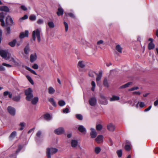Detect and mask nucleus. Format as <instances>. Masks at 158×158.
Listing matches in <instances>:
<instances>
[{
	"label": "nucleus",
	"instance_id": "412c9836",
	"mask_svg": "<svg viewBox=\"0 0 158 158\" xmlns=\"http://www.w3.org/2000/svg\"><path fill=\"white\" fill-rule=\"evenodd\" d=\"M44 118L47 121H49L52 118V116L50 115L48 113L44 115Z\"/></svg>",
	"mask_w": 158,
	"mask_h": 158
},
{
	"label": "nucleus",
	"instance_id": "c03bdc74",
	"mask_svg": "<svg viewBox=\"0 0 158 158\" xmlns=\"http://www.w3.org/2000/svg\"><path fill=\"white\" fill-rule=\"evenodd\" d=\"M65 15L67 16L68 15H69L70 17L74 18L75 17L74 14L72 13H67L66 12L65 13Z\"/></svg>",
	"mask_w": 158,
	"mask_h": 158
},
{
	"label": "nucleus",
	"instance_id": "37998d69",
	"mask_svg": "<svg viewBox=\"0 0 158 158\" xmlns=\"http://www.w3.org/2000/svg\"><path fill=\"white\" fill-rule=\"evenodd\" d=\"M36 16L34 15H31L29 17L30 19L32 21L35 20L36 19Z\"/></svg>",
	"mask_w": 158,
	"mask_h": 158
},
{
	"label": "nucleus",
	"instance_id": "c756f323",
	"mask_svg": "<svg viewBox=\"0 0 158 158\" xmlns=\"http://www.w3.org/2000/svg\"><path fill=\"white\" fill-rule=\"evenodd\" d=\"M12 99L13 100L16 102H19L20 101V96L19 95H18L17 96H14Z\"/></svg>",
	"mask_w": 158,
	"mask_h": 158
},
{
	"label": "nucleus",
	"instance_id": "6e6552de",
	"mask_svg": "<svg viewBox=\"0 0 158 158\" xmlns=\"http://www.w3.org/2000/svg\"><path fill=\"white\" fill-rule=\"evenodd\" d=\"M7 110L9 113L11 115L14 116L15 114L16 110L15 109L11 106H8L7 108Z\"/></svg>",
	"mask_w": 158,
	"mask_h": 158
},
{
	"label": "nucleus",
	"instance_id": "f8f14e48",
	"mask_svg": "<svg viewBox=\"0 0 158 158\" xmlns=\"http://www.w3.org/2000/svg\"><path fill=\"white\" fill-rule=\"evenodd\" d=\"M103 137L102 135H98L95 140L98 143H99L103 142Z\"/></svg>",
	"mask_w": 158,
	"mask_h": 158
},
{
	"label": "nucleus",
	"instance_id": "de8ad7c7",
	"mask_svg": "<svg viewBox=\"0 0 158 158\" xmlns=\"http://www.w3.org/2000/svg\"><path fill=\"white\" fill-rule=\"evenodd\" d=\"M125 148L126 150L127 151H129L131 149V147L129 145H126L125 147Z\"/></svg>",
	"mask_w": 158,
	"mask_h": 158
},
{
	"label": "nucleus",
	"instance_id": "e433bc0d",
	"mask_svg": "<svg viewBox=\"0 0 158 158\" xmlns=\"http://www.w3.org/2000/svg\"><path fill=\"white\" fill-rule=\"evenodd\" d=\"M48 25L49 27L51 28H53L55 27V25L52 21L48 22Z\"/></svg>",
	"mask_w": 158,
	"mask_h": 158
},
{
	"label": "nucleus",
	"instance_id": "39448f33",
	"mask_svg": "<svg viewBox=\"0 0 158 158\" xmlns=\"http://www.w3.org/2000/svg\"><path fill=\"white\" fill-rule=\"evenodd\" d=\"M41 135L42 132L40 131H38L36 134L35 140L38 143H39L41 142L40 137Z\"/></svg>",
	"mask_w": 158,
	"mask_h": 158
},
{
	"label": "nucleus",
	"instance_id": "7c9ffc66",
	"mask_svg": "<svg viewBox=\"0 0 158 158\" xmlns=\"http://www.w3.org/2000/svg\"><path fill=\"white\" fill-rule=\"evenodd\" d=\"M30 51V48L29 46H27L24 48V53L26 54H28Z\"/></svg>",
	"mask_w": 158,
	"mask_h": 158
},
{
	"label": "nucleus",
	"instance_id": "b1692460",
	"mask_svg": "<svg viewBox=\"0 0 158 158\" xmlns=\"http://www.w3.org/2000/svg\"><path fill=\"white\" fill-rule=\"evenodd\" d=\"M17 134L16 131H14L10 135L9 138L10 140H13Z\"/></svg>",
	"mask_w": 158,
	"mask_h": 158
},
{
	"label": "nucleus",
	"instance_id": "ddd939ff",
	"mask_svg": "<svg viewBox=\"0 0 158 158\" xmlns=\"http://www.w3.org/2000/svg\"><path fill=\"white\" fill-rule=\"evenodd\" d=\"M78 130L81 133L85 134L86 133V130L85 127L82 125H79Z\"/></svg>",
	"mask_w": 158,
	"mask_h": 158
},
{
	"label": "nucleus",
	"instance_id": "4be33fe9",
	"mask_svg": "<svg viewBox=\"0 0 158 158\" xmlns=\"http://www.w3.org/2000/svg\"><path fill=\"white\" fill-rule=\"evenodd\" d=\"M120 99L119 97L115 95H113L110 99V101L111 102L118 100Z\"/></svg>",
	"mask_w": 158,
	"mask_h": 158
},
{
	"label": "nucleus",
	"instance_id": "a18cd8bd",
	"mask_svg": "<svg viewBox=\"0 0 158 158\" xmlns=\"http://www.w3.org/2000/svg\"><path fill=\"white\" fill-rule=\"evenodd\" d=\"M27 77L30 83L31 84L33 85L34 84V82L31 78L30 76H27Z\"/></svg>",
	"mask_w": 158,
	"mask_h": 158
},
{
	"label": "nucleus",
	"instance_id": "680f3d73",
	"mask_svg": "<svg viewBox=\"0 0 158 158\" xmlns=\"http://www.w3.org/2000/svg\"><path fill=\"white\" fill-rule=\"evenodd\" d=\"M9 92L8 91H5L3 93V95L4 96H7V95H8V94L9 93Z\"/></svg>",
	"mask_w": 158,
	"mask_h": 158
},
{
	"label": "nucleus",
	"instance_id": "20e7f679",
	"mask_svg": "<svg viewBox=\"0 0 158 158\" xmlns=\"http://www.w3.org/2000/svg\"><path fill=\"white\" fill-rule=\"evenodd\" d=\"M0 55L6 60H7L10 59V55L7 51L0 50Z\"/></svg>",
	"mask_w": 158,
	"mask_h": 158
},
{
	"label": "nucleus",
	"instance_id": "aec40b11",
	"mask_svg": "<svg viewBox=\"0 0 158 158\" xmlns=\"http://www.w3.org/2000/svg\"><path fill=\"white\" fill-rule=\"evenodd\" d=\"M132 83L131 82H128L127 84H125L120 86L119 88V89H123L127 88L129 86V85H131L132 84Z\"/></svg>",
	"mask_w": 158,
	"mask_h": 158
},
{
	"label": "nucleus",
	"instance_id": "3c124183",
	"mask_svg": "<svg viewBox=\"0 0 158 158\" xmlns=\"http://www.w3.org/2000/svg\"><path fill=\"white\" fill-rule=\"evenodd\" d=\"M139 106L141 108H143L145 106L144 103L143 102H140L139 103Z\"/></svg>",
	"mask_w": 158,
	"mask_h": 158
},
{
	"label": "nucleus",
	"instance_id": "864d4df0",
	"mask_svg": "<svg viewBox=\"0 0 158 158\" xmlns=\"http://www.w3.org/2000/svg\"><path fill=\"white\" fill-rule=\"evenodd\" d=\"M24 11L26 10H27V7L24 5H22L20 7Z\"/></svg>",
	"mask_w": 158,
	"mask_h": 158
},
{
	"label": "nucleus",
	"instance_id": "cd10ccee",
	"mask_svg": "<svg viewBox=\"0 0 158 158\" xmlns=\"http://www.w3.org/2000/svg\"><path fill=\"white\" fill-rule=\"evenodd\" d=\"M63 10L61 7L58 9V11L57 12V15L58 16L62 15L63 14Z\"/></svg>",
	"mask_w": 158,
	"mask_h": 158
},
{
	"label": "nucleus",
	"instance_id": "f3484780",
	"mask_svg": "<svg viewBox=\"0 0 158 158\" xmlns=\"http://www.w3.org/2000/svg\"><path fill=\"white\" fill-rule=\"evenodd\" d=\"M37 55L36 53L31 54L30 57V60L31 62H33L37 59Z\"/></svg>",
	"mask_w": 158,
	"mask_h": 158
},
{
	"label": "nucleus",
	"instance_id": "6e6d98bb",
	"mask_svg": "<svg viewBox=\"0 0 158 158\" xmlns=\"http://www.w3.org/2000/svg\"><path fill=\"white\" fill-rule=\"evenodd\" d=\"M138 88H138V87H133L131 89H129V91H133V90H135L137 89H138Z\"/></svg>",
	"mask_w": 158,
	"mask_h": 158
},
{
	"label": "nucleus",
	"instance_id": "a19ab883",
	"mask_svg": "<svg viewBox=\"0 0 158 158\" xmlns=\"http://www.w3.org/2000/svg\"><path fill=\"white\" fill-rule=\"evenodd\" d=\"M91 85L92 86V88H91V90L93 91H94L95 89V82L92 81L91 82Z\"/></svg>",
	"mask_w": 158,
	"mask_h": 158
},
{
	"label": "nucleus",
	"instance_id": "c85d7f7f",
	"mask_svg": "<svg viewBox=\"0 0 158 158\" xmlns=\"http://www.w3.org/2000/svg\"><path fill=\"white\" fill-rule=\"evenodd\" d=\"M78 66L81 68H83L85 66V62L83 61H80L78 63Z\"/></svg>",
	"mask_w": 158,
	"mask_h": 158
},
{
	"label": "nucleus",
	"instance_id": "338daca9",
	"mask_svg": "<svg viewBox=\"0 0 158 158\" xmlns=\"http://www.w3.org/2000/svg\"><path fill=\"white\" fill-rule=\"evenodd\" d=\"M154 105L155 106H156L158 105V100H156L154 103Z\"/></svg>",
	"mask_w": 158,
	"mask_h": 158
},
{
	"label": "nucleus",
	"instance_id": "5701e85b",
	"mask_svg": "<svg viewBox=\"0 0 158 158\" xmlns=\"http://www.w3.org/2000/svg\"><path fill=\"white\" fill-rule=\"evenodd\" d=\"M102 71H100L99 72V74L98 75L96 78V81L98 83L99 81L100 80L102 76Z\"/></svg>",
	"mask_w": 158,
	"mask_h": 158
},
{
	"label": "nucleus",
	"instance_id": "2eb2a0df",
	"mask_svg": "<svg viewBox=\"0 0 158 158\" xmlns=\"http://www.w3.org/2000/svg\"><path fill=\"white\" fill-rule=\"evenodd\" d=\"M28 31L27 30L25 31L24 32H22L20 33L19 37L20 39H22L25 37H28Z\"/></svg>",
	"mask_w": 158,
	"mask_h": 158
},
{
	"label": "nucleus",
	"instance_id": "393cba45",
	"mask_svg": "<svg viewBox=\"0 0 158 158\" xmlns=\"http://www.w3.org/2000/svg\"><path fill=\"white\" fill-rule=\"evenodd\" d=\"M16 42L17 41L16 40H14L12 41L9 42L8 44L12 47H14L16 44Z\"/></svg>",
	"mask_w": 158,
	"mask_h": 158
},
{
	"label": "nucleus",
	"instance_id": "69168bd1",
	"mask_svg": "<svg viewBox=\"0 0 158 158\" xmlns=\"http://www.w3.org/2000/svg\"><path fill=\"white\" fill-rule=\"evenodd\" d=\"M9 158H16V155L15 154H13L10 155Z\"/></svg>",
	"mask_w": 158,
	"mask_h": 158
},
{
	"label": "nucleus",
	"instance_id": "49530a36",
	"mask_svg": "<svg viewBox=\"0 0 158 158\" xmlns=\"http://www.w3.org/2000/svg\"><path fill=\"white\" fill-rule=\"evenodd\" d=\"M64 24L65 27V31L67 32L68 31L69 28L68 25L67 23L65 22H64Z\"/></svg>",
	"mask_w": 158,
	"mask_h": 158
},
{
	"label": "nucleus",
	"instance_id": "58836bf2",
	"mask_svg": "<svg viewBox=\"0 0 158 158\" xmlns=\"http://www.w3.org/2000/svg\"><path fill=\"white\" fill-rule=\"evenodd\" d=\"M116 153L118 155V156L119 157H121L122 156V150H117Z\"/></svg>",
	"mask_w": 158,
	"mask_h": 158
},
{
	"label": "nucleus",
	"instance_id": "603ef678",
	"mask_svg": "<svg viewBox=\"0 0 158 158\" xmlns=\"http://www.w3.org/2000/svg\"><path fill=\"white\" fill-rule=\"evenodd\" d=\"M6 31H7V34L6 35H9L10 34V27H7L6 28Z\"/></svg>",
	"mask_w": 158,
	"mask_h": 158
},
{
	"label": "nucleus",
	"instance_id": "bb28decb",
	"mask_svg": "<svg viewBox=\"0 0 158 158\" xmlns=\"http://www.w3.org/2000/svg\"><path fill=\"white\" fill-rule=\"evenodd\" d=\"M115 49L119 53H121L122 52V48L119 44L117 45L116 46Z\"/></svg>",
	"mask_w": 158,
	"mask_h": 158
},
{
	"label": "nucleus",
	"instance_id": "8fccbe9b",
	"mask_svg": "<svg viewBox=\"0 0 158 158\" xmlns=\"http://www.w3.org/2000/svg\"><path fill=\"white\" fill-rule=\"evenodd\" d=\"M63 111L64 113H68L69 112V109L67 108H66L63 109Z\"/></svg>",
	"mask_w": 158,
	"mask_h": 158
},
{
	"label": "nucleus",
	"instance_id": "f704fd0d",
	"mask_svg": "<svg viewBox=\"0 0 158 158\" xmlns=\"http://www.w3.org/2000/svg\"><path fill=\"white\" fill-rule=\"evenodd\" d=\"M102 128V126L100 124H98L96 125V128L97 131H100L101 130Z\"/></svg>",
	"mask_w": 158,
	"mask_h": 158
},
{
	"label": "nucleus",
	"instance_id": "4468645a",
	"mask_svg": "<svg viewBox=\"0 0 158 158\" xmlns=\"http://www.w3.org/2000/svg\"><path fill=\"white\" fill-rule=\"evenodd\" d=\"M115 128V126L112 123H110L107 126V129L110 131H113Z\"/></svg>",
	"mask_w": 158,
	"mask_h": 158
},
{
	"label": "nucleus",
	"instance_id": "052dcab7",
	"mask_svg": "<svg viewBox=\"0 0 158 158\" xmlns=\"http://www.w3.org/2000/svg\"><path fill=\"white\" fill-rule=\"evenodd\" d=\"M103 41L102 40H99V41H98V42L97 43V44L98 45H100L101 44H103Z\"/></svg>",
	"mask_w": 158,
	"mask_h": 158
},
{
	"label": "nucleus",
	"instance_id": "f257e3e1",
	"mask_svg": "<svg viewBox=\"0 0 158 158\" xmlns=\"http://www.w3.org/2000/svg\"><path fill=\"white\" fill-rule=\"evenodd\" d=\"M32 92V90L31 88H29L25 90V93L26 96V99L28 101L31 100L32 104L33 105H35L38 102L39 98L37 97H35L32 99L33 97Z\"/></svg>",
	"mask_w": 158,
	"mask_h": 158
},
{
	"label": "nucleus",
	"instance_id": "5fc2aeb1",
	"mask_svg": "<svg viewBox=\"0 0 158 158\" xmlns=\"http://www.w3.org/2000/svg\"><path fill=\"white\" fill-rule=\"evenodd\" d=\"M37 23L39 24H41L43 23V20L42 19H39L37 21Z\"/></svg>",
	"mask_w": 158,
	"mask_h": 158
},
{
	"label": "nucleus",
	"instance_id": "13d9d810",
	"mask_svg": "<svg viewBox=\"0 0 158 158\" xmlns=\"http://www.w3.org/2000/svg\"><path fill=\"white\" fill-rule=\"evenodd\" d=\"M108 142L110 144V145H112V144H113L112 140L110 138H109V139Z\"/></svg>",
	"mask_w": 158,
	"mask_h": 158
},
{
	"label": "nucleus",
	"instance_id": "9d476101",
	"mask_svg": "<svg viewBox=\"0 0 158 158\" xmlns=\"http://www.w3.org/2000/svg\"><path fill=\"white\" fill-rule=\"evenodd\" d=\"M90 130L91 132H90V135L91 137L92 138H95L97 135V133L96 130L94 128H91Z\"/></svg>",
	"mask_w": 158,
	"mask_h": 158
},
{
	"label": "nucleus",
	"instance_id": "1a4fd4ad",
	"mask_svg": "<svg viewBox=\"0 0 158 158\" xmlns=\"http://www.w3.org/2000/svg\"><path fill=\"white\" fill-rule=\"evenodd\" d=\"M64 132V129L62 127H59L54 131V133L57 135H60Z\"/></svg>",
	"mask_w": 158,
	"mask_h": 158
},
{
	"label": "nucleus",
	"instance_id": "774afa93",
	"mask_svg": "<svg viewBox=\"0 0 158 158\" xmlns=\"http://www.w3.org/2000/svg\"><path fill=\"white\" fill-rule=\"evenodd\" d=\"M5 70V68L2 66H0V71H4Z\"/></svg>",
	"mask_w": 158,
	"mask_h": 158
},
{
	"label": "nucleus",
	"instance_id": "0eeeda50",
	"mask_svg": "<svg viewBox=\"0 0 158 158\" xmlns=\"http://www.w3.org/2000/svg\"><path fill=\"white\" fill-rule=\"evenodd\" d=\"M101 104L104 105L107 104L108 102L106 97L103 95H101V98L99 100Z\"/></svg>",
	"mask_w": 158,
	"mask_h": 158
},
{
	"label": "nucleus",
	"instance_id": "e2e57ef3",
	"mask_svg": "<svg viewBox=\"0 0 158 158\" xmlns=\"http://www.w3.org/2000/svg\"><path fill=\"white\" fill-rule=\"evenodd\" d=\"M28 18V16L27 15H25L21 19L23 20L26 19Z\"/></svg>",
	"mask_w": 158,
	"mask_h": 158
},
{
	"label": "nucleus",
	"instance_id": "72a5a7b5",
	"mask_svg": "<svg viewBox=\"0 0 158 158\" xmlns=\"http://www.w3.org/2000/svg\"><path fill=\"white\" fill-rule=\"evenodd\" d=\"M48 93L49 94H53L55 92V90L52 87H50L48 88Z\"/></svg>",
	"mask_w": 158,
	"mask_h": 158
},
{
	"label": "nucleus",
	"instance_id": "f03ea898",
	"mask_svg": "<svg viewBox=\"0 0 158 158\" xmlns=\"http://www.w3.org/2000/svg\"><path fill=\"white\" fill-rule=\"evenodd\" d=\"M41 32V28H38L33 31L32 32V38L34 41L35 40L36 36L37 38V39L38 42L40 41V34Z\"/></svg>",
	"mask_w": 158,
	"mask_h": 158
},
{
	"label": "nucleus",
	"instance_id": "dca6fc26",
	"mask_svg": "<svg viewBox=\"0 0 158 158\" xmlns=\"http://www.w3.org/2000/svg\"><path fill=\"white\" fill-rule=\"evenodd\" d=\"M4 15L3 12L0 13V22L1 23V25L4 27L5 26V23L4 21Z\"/></svg>",
	"mask_w": 158,
	"mask_h": 158
},
{
	"label": "nucleus",
	"instance_id": "bf43d9fd",
	"mask_svg": "<svg viewBox=\"0 0 158 158\" xmlns=\"http://www.w3.org/2000/svg\"><path fill=\"white\" fill-rule=\"evenodd\" d=\"M151 108H152V106H149V107L148 108L144 110V112H147V111H149L151 109Z\"/></svg>",
	"mask_w": 158,
	"mask_h": 158
},
{
	"label": "nucleus",
	"instance_id": "9b49d317",
	"mask_svg": "<svg viewBox=\"0 0 158 158\" xmlns=\"http://www.w3.org/2000/svg\"><path fill=\"white\" fill-rule=\"evenodd\" d=\"M6 24L8 25H12L13 23L12 19L9 16L6 17Z\"/></svg>",
	"mask_w": 158,
	"mask_h": 158
},
{
	"label": "nucleus",
	"instance_id": "0e129e2a",
	"mask_svg": "<svg viewBox=\"0 0 158 158\" xmlns=\"http://www.w3.org/2000/svg\"><path fill=\"white\" fill-rule=\"evenodd\" d=\"M2 64L3 66H5L8 67H11V65H10L9 64H6L5 63H3Z\"/></svg>",
	"mask_w": 158,
	"mask_h": 158
},
{
	"label": "nucleus",
	"instance_id": "a211bd4d",
	"mask_svg": "<svg viewBox=\"0 0 158 158\" xmlns=\"http://www.w3.org/2000/svg\"><path fill=\"white\" fill-rule=\"evenodd\" d=\"M78 144V141L77 140L73 139L71 141V146L73 148L76 147Z\"/></svg>",
	"mask_w": 158,
	"mask_h": 158
},
{
	"label": "nucleus",
	"instance_id": "4c0bfd02",
	"mask_svg": "<svg viewBox=\"0 0 158 158\" xmlns=\"http://www.w3.org/2000/svg\"><path fill=\"white\" fill-rule=\"evenodd\" d=\"M103 85L104 86L106 87H108L109 86V85L107 81V80L106 78H105L104 79L103 81Z\"/></svg>",
	"mask_w": 158,
	"mask_h": 158
},
{
	"label": "nucleus",
	"instance_id": "a878e982",
	"mask_svg": "<svg viewBox=\"0 0 158 158\" xmlns=\"http://www.w3.org/2000/svg\"><path fill=\"white\" fill-rule=\"evenodd\" d=\"M101 148L99 147H97L95 148L94 152L96 154H98L101 151Z\"/></svg>",
	"mask_w": 158,
	"mask_h": 158
},
{
	"label": "nucleus",
	"instance_id": "2f4dec72",
	"mask_svg": "<svg viewBox=\"0 0 158 158\" xmlns=\"http://www.w3.org/2000/svg\"><path fill=\"white\" fill-rule=\"evenodd\" d=\"M155 47V45L152 42H150L149 43L148 46V48L149 50L153 49Z\"/></svg>",
	"mask_w": 158,
	"mask_h": 158
},
{
	"label": "nucleus",
	"instance_id": "7ed1b4c3",
	"mask_svg": "<svg viewBox=\"0 0 158 158\" xmlns=\"http://www.w3.org/2000/svg\"><path fill=\"white\" fill-rule=\"evenodd\" d=\"M58 150L52 148H48L47 149L46 154L48 158H51V154H53L57 152Z\"/></svg>",
	"mask_w": 158,
	"mask_h": 158
},
{
	"label": "nucleus",
	"instance_id": "c9c22d12",
	"mask_svg": "<svg viewBox=\"0 0 158 158\" xmlns=\"http://www.w3.org/2000/svg\"><path fill=\"white\" fill-rule=\"evenodd\" d=\"M49 101L51 103L52 105L56 107V104L54 101V99L52 98H50L49 100Z\"/></svg>",
	"mask_w": 158,
	"mask_h": 158
},
{
	"label": "nucleus",
	"instance_id": "79ce46f5",
	"mask_svg": "<svg viewBox=\"0 0 158 158\" xmlns=\"http://www.w3.org/2000/svg\"><path fill=\"white\" fill-rule=\"evenodd\" d=\"M25 125V124L23 122L19 124V126L21 127L19 129V130L20 131L22 130L23 129V127H24Z\"/></svg>",
	"mask_w": 158,
	"mask_h": 158
},
{
	"label": "nucleus",
	"instance_id": "473e14b6",
	"mask_svg": "<svg viewBox=\"0 0 158 158\" xmlns=\"http://www.w3.org/2000/svg\"><path fill=\"white\" fill-rule=\"evenodd\" d=\"M58 104L60 106H63L65 105V102L63 100H60L59 101Z\"/></svg>",
	"mask_w": 158,
	"mask_h": 158
},
{
	"label": "nucleus",
	"instance_id": "6ab92c4d",
	"mask_svg": "<svg viewBox=\"0 0 158 158\" xmlns=\"http://www.w3.org/2000/svg\"><path fill=\"white\" fill-rule=\"evenodd\" d=\"M0 11H3L6 12H8L9 11V9L7 6H0Z\"/></svg>",
	"mask_w": 158,
	"mask_h": 158
},
{
	"label": "nucleus",
	"instance_id": "423d86ee",
	"mask_svg": "<svg viewBox=\"0 0 158 158\" xmlns=\"http://www.w3.org/2000/svg\"><path fill=\"white\" fill-rule=\"evenodd\" d=\"M89 105L91 106H95L97 103V100L95 97L90 98L89 101Z\"/></svg>",
	"mask_w": 158,
	"mask_h": 158
},
{
	"label": "nucleus",
	"instance_id": "09e8293b",
	"mask_svg": "<svg viewBox=\"0 0 158 158\" xmlns=\"http://www.w3.org/2000/svg\"><path fill=\"white\" fill-rule=\"evenodd\" d=\"M22 147L21 145H19L18 146V149L16 152V153H18L22 148Z\"/></svg>",
	"mask_w": 158,
	"mask_h": 158
},
{
	"label": "nucleus",
	"instance_id": "4d7b16f0",
	"mask_svg": "<svg viewBox=\"0 0 158 158\" xmlns=\"http://www.w3.org/2000/svg\"><path fill=\"white\" fill-rule=\"evenodd\" d=\"M32 68L35 69H37L38 68V66L37 64H35L32 66Z\"/></svg>",
	"mask_w": 158,
	"mask_h": 158
},
{
	"label": "nucleus",
	"instance_id": "ea45409f",
	"mask_svg": "<svg viewBox=\"0 0 158 158\" xmlns=\"http://www.w3.org/2000/svg\"><path fill=\"white\" fill-rule=\"evenodd\" d=\"M76 117L79 120H81L83 119L82 116L81 114H76Z\"/></svg>",
	"mask_w": 158,
	"mask_h": 158
}]
</instances>
